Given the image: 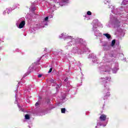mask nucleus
<instances>
[{
    "mask_svg": "<svg viewBox=\"0 0 128 128\" xmlns=\"http://www.w3.org/2000/svg\"><path fill=\"white\" fill-rule=\"evenodd\" d=\"M60 38H63L65 40H69L70 42L68 43L67 46H72V44H80L78 45V46L74 47L72 50L73 54H82V52H88V48L86 46L82 44V39L77 38L76 39L72 38V36H68L64 34H61L59 36Z\"/></svg>",
    "mask_w": 128,
    "mask_h": 128,
    "instance_id": "f257e3e1",
    "label": "nucleus"
},
{
    "mask_svg": "<svg viewBox=\"0 0 128 128\" xmlns=\"http://www.w3.org/2000/svg\"><path fill=\"white\" fill-rule=\"evenodd\" d=\"M114 24V28H120V21L118 19L116 16H114L112 15L110 16V20L109 22V25Z\"/></svg>",
    "mask_w": 128,
    "mask_h": 128,
    "instance_id": "f03ea898",
    "label": "nucleus"
},
{
    "mask_svg": "<svg viewBox=\"0 0 128 128\" xmlns=\"http://www.w3.org/2000/svg\"><path fill=\"white\" fill-rule=\"evenodd\" d=\"M100 42L102 44V46H103V49L104 50H108L110 48V46H108V42H102L100 40Z\"/></svg>",
    "mask_w": 128,
    "mask_h": 128,
    "instance_id": "7ed1b4c3",
    "label": "nucleus"
},
{
    "mask_svg": "<svg viewBox=\"0 0 128 128\" xmlns=\"http://www.w3.org/2000/svg\"><path fill=\"white\" fill-rule=\"evenodd\" d=\"M94 22H96L94 24ZM94 24L93 26L94 28H97L98 26H100V28H102V24L100 22H98V20H96L94 21Z\"/></svg>",
    "mask_w": 128,
    "mask_h": 128,
    "instance_id": "20e7f679",
    "label": "nucleus"
},
{
    "mask_svg": "<svg viewBox=\"0 0 128 128\" xmlns=\"http://www.w3.org/2000/svg\"><path fill=\"white\" fill-rule=\"evenodd\" d=\"M110 80V78H100V82L102 84H104V88H106V82H108V81L106 80Z\"/></svg>",
    "mask_w": 128,
    "mask_h": 128,
    "instance_id": "39448f33",
    "label": "nucleus"
},
{
    "mask_svg": "<svg viewBox=\"0 0 128 128\" xmlns=\"http://www.w3.org/2000/svg\"><path fill=\"white\" fill-rule=\"evenodd\" d=\"M18 24H20L18 26V28H24V25L26 24V22H24V20L22 21V19H20L18 20Z\"/></svg>",
    "mask_w": 128,
    "mask_h": 128,
    "instance_id": "423d86ee",
    "label": "nucleus"
},
{
    "mask_svg": "<svg viewBox=\"0 0 128 128\" xmlns=\"http://www.w3.org/2000/svg\"><path fill=\"white\" fill-rule=\"evenodd\" d=\"M89 58H93L92 60V62L94 63L98 64V59L96 56H94V54H90L88 56Z\"/></svg>",
    "mask_w": 128,
    "mask_h": 128,
    "instance_id": "0eeeda50",
    "label": "nucleus"
},
{
    "mask_svg": "<svg viewBox=\"0 0 128 128\" xmlns=\"http://www.w3.org/2000/svg\"><path fill=\"white\" fill-rule=\"evenodd\" d=\"M93 30L94 32V34L96 36H102V34L100 32V31L96 30V28H94L93 27Z\"/></svg>",
    "mask_w": 128,
    "mask_h": 128,
    "instance_id": "6e6552de",
    "label": "nucleus"
},
{
    "mask_svg": "<svg viewBox=\"0 0 128 128\" xmlns=\"http://www.w3.org/2000/svg\"><path fill=\"white\" fill-rule=\"evenodd\" d=\"M112 10V12L113 14H122L121 12H118V10H120V9L118 8H116L114 10Z\"/></svg>",
    "mask_w": 128,
    "mask_h": 128,
    "instance_id": "1a4fd4ad",
    "label": "nucleus"
},
{
    "mask_svg": "<svg viewBox=\"0 0 128 128\" xmlns=\"http://www.w3.org/2000/svg\"><path fill=\"white\" fill-rule=\"evenodd\" d=\"M104 92H106V95L104 96V98H108V96H110V92H108V87H106V88L104 89Z\"/></svg>",
    "mask_w": 128,
    "mask_h": 128,
    "instance_id": "9d476101",
    "label": "nucleus"
},
{
    "mask_svg": "<svg viewBox=\"0 0 128 128\" xmlns=\"http://www.w3.org/2000/svg\"><path fill=\"white\" fill-rule=\"evenodd\" d=\"M100 120L104 121L106 118V116L104 114H102L100 116Z\"/></svg>",
    "mask_w": 128,
    "mask_h": 128,
    "instance_id": "9b49d317",
    "label": "nucleus"
},
{
    "mask_svg": "<svg viewBox=\"0 0 128 128\" xmlns=\"http://www.w3.org/2000/svg\"><path fill=\"white\" fill-rule=\"evenodd\" d=\"M103 35H104L105 36H106V38H108V40H110L111 36L110 34H104Z\"/></svg>",
    "mask_w": 128,
    "mask_h": 128,
    "instance_id": "f8f14e48",
    "label": "nucleus"
},
{
    "mask_svg": "<svg viewBox=\"0 0 128 128\" xmlns=\"http://www.w3.org/2000/svg\"><path fill=\"white\" fill-rule=\"evenodd\" d=\"M128 4V0H124L122 2V4L123 6H126V4Z\"/></svg>",
    "mask_w": 128,
    "mask_h": 128,
    "instance_id": "ddd939ff",
    "label": "nucleus"
},
{
    "mask_svg": "<svg viewBox=\"0 0 128 128\" xmlns=\"http://www.w3.org/2000/svg\"><path fill=\"white\" fill-rule=\"evenodd\" d=\"M118 67H116L115 68H114L112 70L113 74H116V72H118Z\"/></svg>",
    "mask_w": 128,
    "mask_h": 128,
    "instance_id": "4468645a",
    "label": "nucleus"
},
{
    "mask_svg": "<svg viewBox=\"0 0 128 128\" xmlns=\"http://www.w3.org/2000/svg\"><path fill=\"white\" fill-rule=\"evenodd\" d=\"M48 16L46 17L44 20H43V22H48Z\"/></svg>",
    "mask_w": 128,
    "mask_h": 128,
    "instance_id": "2eb2a0df",
    "label": "nucleus"
},
{
    "mask_svg": "<svg viewBox=\"0 0 128 128\" xmlns=\"http://www.w3.org/2000/svg\"><path fill=\"white\" fill-rule=\"evenodd\" d=\"M6 12H7L8 14H10V9H8V8L6 9V10L3 13L4 14H6Z\"/></svg>",
    "mask_w": 128,
    "mask_h": 128,
    "instance_id": "dca6fc26",
    "label": "nucleus"
},
{
    "mask_svg": "<svg viewBox=\"0 0 128 128\" xmlns=\"http://www.w3.org/2000/svg\"><path fill=\"white\" fill-rule=\"evenodd\" d=\"M116 44V40H114L111 43V46H114Z\"/></svg>",
    "mask_w": 128,
    "mask_h": 128,
    "instance_id": "f3484780",
    "label": "nucleus"
},
{
    "mask_svg": "<svg viewBox=\"0 0 128 128\" xmlns=\"http://www.w3.org/2000/svg\"><path fill=\"white\" fill-rule=\"evenodd\" d=\"M40 104V102H36L35 104V106H36V108H38Z\"/></svg>",
    "mask_w": 128,
    "mask_h": 128,
    "instance_id": "a211bd4d",
    "label": "nucleus"
},
{
    "mask_svg": "<svg viewBox=\"0 0 128 128\" xmlns=\"http://www.w3.org/2000/svg\"><path fill=\"white\" fill-rule=\"evenodd\" d=\"M61 112L62 114H64L66 112V108H62Z\"/></svg>",
    "mask_w": 128,
    "mask_h": 128,
    "instance_id": "6ab92c4d",
    "label": "nucleus"
},
{
    "mask_svg": "<svg viewBox=\"0 0 128 128\" xmlns=\"http://www.w3.org/2000/svg\"><path fill=\"white\" fill-rule=\"evenodd\" d=\"M18 107L19 108V110H20L21 112H24V109L22 108V107L20 106L19 104H18Z\"/></svg>",
    "mask_w": 128,
    "mask_h": 128,
    "instance_id": "aec40b11",
    "label": "nucleus"
},
{
    "mask_svg": "<svg viewBox=\"0 0 128 128\" xmlns=\"http://www.w3.org/2000/svg\"><path fill=\"white\" fill-rule=\"evenodd\" d=\"M25 118H26V120H30V115L26 114L25 116Z\"/></svg>",
    "mask_w": 128,
    "mask_h": 128,
    "instance_id": "412c9836",
    "label": "nucleus"
},
{
    "mask_svg": "<svg viewBox=\"0 0 128 128\" xmlns=\"http://www.w3.org/2000/svg\"><path fill=\"white\" fill-rule=\"evenodd\" d=\"M108 8H112H112H113V10L114 8V6H112V5H110V4L109 5H108Z\"/></svg>",
    "mask_w": 128,
    "mask_h": 128,
    "instance_id": "4be33fe9",
    "label": "nucleus"
},
{
    "mask_svg": "<svg viewBox=\"0 0 128 128\" xmlns=\"http://www.w3.org/2000/svg\"><path fill=\"white\" fill-rule=\"evenodd\" d=\"M103 60H104L105 62H108V59L106 58V56H104L103 58Z\"/></svg>",
    "mask_w": 128,
    "mask_h": 128,
    "instance_id": "5701e85b",
    "label": "nucleus"
},
{
    "mask_svg": "<svg viewBox=\"0 0 128 128\" xmlns=\"http://www.w3.org/2000/svg\"><path fill=\"white\" fill-rule=\"evenodd\" d=\"M87 14H88V16H90V15H92V12H90V11H88V12H87Z\"/></svg>",
    "mask_w": 128,
    "mask_h": 128,
    "instance_id": "b1692460",
    "label": "nucleus"
},
{
    "mask_svg": "<svg viewBox=\"0 0 128 128\" xmlns=\"http://www.w3.org/2000/svg\"><path fill=\"white\" fill-rule=\"evenodd\" d=\"M64 98H66V95L62 96V97L60 98V100H64Z\"/></svg>",
    "mask_w": 128,
    "mask_h": 128,
    "instance_id": "393cba45",
    "label": "nucleus"
},
{
    "mask_svg": "<svg viewBox=\"0 0 128 128\" xmlns=\"http://www.w3.org/2000/svg\"><path fill=\"white\" fill-rule=\"evenodd\" d=\"M50 82H52V84H54L55 81H54V80L52 79H51L50 80Z\"/></svg>",
    "mask_w": 128,
    "mask_h": 128,
    "instance_id": "a878e982",
    "label": "nucleus"
},
{
    "mask_svg": "<svg viewBox=\"0 0 128 128\" xmlns=\"http://www.w3.org/2000/svg\"><path fill=\"white\" fill-rule=\"evenodd\" d=\"M52 71V68H50L49 70V71L48 72V74L50 73Z\"/></svg>",
    "mask_w": 128,
    "mask_h": 128,
    "instance_id": "bb28decb",
    "label": "nucleus"
},
{
    "mask_svg": "<svg viewBox=\"0 0 128 128\" xmlns=\"http://www.w3.org/2000/svg\"><path fill=\"white\" fill-rule=\"evenodd\" d=\"M62 2H68V0H62Z\"/></svg>",
    "mask_w": 128,
    "mask_h": 128,
    "instance_id": "cd10ccee",
    "label": "nucleus"
},
{
    "mask_svg": "<svg viewBox=\"0 0 128 128\" xmlns=\"http://www.w3.org/2000/svg\"><path fill=\"white\" fill-rule=\"evenodd\" d=\"M42 75L40 74L38 75V78H42Z\"/></svg>",
    "mask_w": 128,
    "mask_h": 128,
    "instance_id": "c85d7f7f",
    "label": "nucleus"
},
{
    "mask_svg": "<svg viewBox=\"0 0 128 128\" xmlns=\"http://www.w3.org/2000/svg\"><path fill=\"white\" fill-rule=\"evenodd\" d=\"M32 10H36V8H32Z\"/></svg>",
    "mask_w": 128,
    "mask_h": 128,
    "instance_id": "c756f323",
    "label": "nucleus"
},
{
    "mask_svg": "<svg viewBox=\"0 0 128 128\" xmlns=\"http://www.w3.org/2000/svg\"><path fill=\"white\" fill-rule=\"evenodd\" d=\"M64 82H68V78H66L64 80Z\"/></svg>",
    "mask_w": 128,
    "mask_h": 128,
    "instance_id": "7c9ffc66",
    "label": "nucleus"
},
{
    "mask_svg": "<svg viewBox=\"0 0 128 128\" xmlns=\"http://www.w3.org/2000/svg\"><path fill=\"white\" fill-rule=\"evenodd\" d=\"M50 102V100L48 99V102Z\"/></svg>",
    "mask_w": 128,
    "mask_h": 128,
    "instance_id": "2f4dec72",
    "label": "nucleus"
},
{
    "mask_svg": "<svg viewBox=\"0 0 128 128\" xmlns=\"http://www.w3.org/2000/svg\"><path fill=\"white\" fill-rule=\"evenodd\" d=\"M122 10H122V9H120V12H122Z\"/></svg>",
    "mask_w": 128,
    "mask_h": 128,
    "instance_id": "473e14b6",
    "label": "nucleus"
},
{
    "mask_svg": "<svg viewBox=\"0 0 128 128\" xmlns=\"http://www.w3.org/2000/svg\"><path fill=\"white\" fill-rule=\"evenodd\" d=\"M45 26H48V24H44Z\"/></svg>",
    "mask_w": 128,
    "mask_h": 128,
    "instance_id": "72a5a7b5",
    "label": "nucleus"
},
{
    "mask_svg": "<svg viewBox=\"0 0 128 128\" xmlns=\"http://www.w3.org/2000/svg\"><path fill=\"white\" fill-rule=\"evenodd\" d=\"M106 2V0H105L104 1V2Z\"/></svg>",
    "mask_w": 128,
    "mask_h": 128,
    "instance_id": "f704fd0d",
    "label": "nucleus"
},
{
    "mask_svg": "<svg viewBox=\"0 0 128 128\" xmlns=\"http://www.w3.org/2000/svg\"><path fill=\"white\" fill-rule=\"evenodd\" d=\"M50 18H52V16H51Z\"/></svg>",
    "mask_w": 128,
    "mask_h": 128,
    "instance_id": "c9c22d12",
    "label": "nucleus"
},
{
    "mask_svg": "<svg viewBox=\"0 0 128 128\" xmlns=\"http://www.w3.org/2000/svg\"><path fill=\"white\" fill-rule=\"evenodd\" d=\"M126 18H128V16H127Z\"/></svg>",
    "mask_w": 128,
    "mask_h": 128,
    "instance_id": "e433bc0d",
    "label": "nucleus"
},
{
    "mask_svg": "<svg viewBox=\"0 0 128 128\" xmlns=\"http://www.w3.org/2000/svg\"><path fill=\"white\" fill-rule=\"evenodd\" d=\"M104 72H106V70H105Z\"/></svg>",
    "mask_w": 128,
    "mask_h": 128,
    "instance_id": "4c0bfd02",
    "label": "nucleus"
},
{
    "mask_svg": "<svg viewBox=\"0 0 128 128\" xmlns=\"http://www.w3.org/2000/svg\"><path fill=\"white\" fill-rule=\"evenodd\" d=\"M46 50V49L44 50Z\"/></svg>",
    "mask_w": 128,
    "mask_h": 128,
    "instance_id": "58836bf2",
    "label": "nucleus"
},
{
    "mask_svg": "<svg viewBox=\"0 0 128 128\" xmlns=\"http://www.w3.org/2000/svg\"><path fill=\"white\" fill-rule=\"evenodd\" d=\"M106 125H104V126H105Z\"/></svg>",
    "mask_w": 128,
    "mask_h": 128,
    "instance_id": "ea45409f",
    "label": "nucleus"
},
{
    "mask_svg": "<svg viewBox=\"0 0 128 128\" xmlns=\"http://www.w3.org/2000/svg\"><path fill=\"white\" fill-rule=\"evenodd\" d=\"M116 65H117V66H118V64H116Z\"/></svg>",
    "mask_w": 128,
    "mask_h": 128,
    "instance_id": "a19ab883",
    "label": "nucleus"
}]
</instances>
